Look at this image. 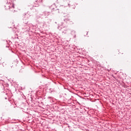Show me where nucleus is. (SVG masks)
I'll use <instances>...</instances> for the list:
<instances>
[{"mask_svg": "<svg viewBox=\"0 0 131 131\" xmlns=\"http://www.w3.org/2000/svg\"><path fill=\"white\" fill-rule=\"evenodd\" d=\"M64 21V22H66V23H68V24H72L73 23L72 21H71L70 19H69L68 17L65 18Z\"/></svg>", "mask_w": 131, "mask_h": 131, "instance_id": "nucleus-4", "label": "nucleus"}, {"mask_svg": "<svg viewBox=\"0 0 131 131\" xmlns=\"http://www.w3.org/2000/svg\"><path fill=\"white\" fill-rule=\"evenodd\" d=\"M61 30H62V33H64V34H66V33L68 32V30H69V29L68 28L65 27L62 28Z\"/></svg>", "mask_w": 131, "mask_h": 131, "instance_id": "nucleus-3", "label": "nucleus"}, {"mask_svg": "<svg viewBox=\"0 0 131 131\" xmlns=\"http://www.w3.org/2000/svg\"><path fill=\"white\" fill-rule=\"evenodd\" d=\"M38 18H40V16H38Z\"/></svg>", "mask_w": 131, "mask_h": 131, "instance_id": "nucleus-6", "label": "nucleus"}, {"mask_svg": "<svg viewBox=\"0 0 131 131\" xmlns=\"http://www.w3.org/2000/svg\"><path fill=\"white\" fill-rule=\"evenodd\" d=\"M6 10H10L11 12H15V5L11 0H8L5 6Z\"/></svg>", "mask_w": 131, "mask_h": 131, "instance_id": "nucleus-1", "label": "nucleus"}, {"mask_svg": "<svg viewBox=\"0 0 131 131\" xmlns=\"http://www.w3.org/2000/svg\"><path fill=\"white\" fill-rule=\"evenodd\" d=\"M50 14H51V12L46 11L45 12V16L46 17H48V16H49L50 15Z\"/></svg>", "mask_w": 131, "mask_h": 131, "instance_id": "nucleus-5", "label": "nucleus"}, {"mask_svg": "<svg viewBox=\"0 0 131 131\" xmlns=\"http://www.w3.org/2000/svg\"><path fill=\"white\" fill-rule=\"evenodd\" d=\"M42 2V0H36L34 2L33 5H31L30 6V9L33 12H36L37 9H36L37 7H39V4Z\"/></svg>", "mask_w": 131, "mask_h": 131, "instance_id": "nucleus-2", "label": "nucleus"}, {"mask_svg": "<svg viewBox=\"0 0 131 131\" xmlns=\"http://www.w3.org/2000/svg\"><path fill=\"white\" fill-rule=\"evenodd\" d=\"M73 32H74V33H75V31H73Z\"/></svg>", "mask_w": 131, "mask_h": 131, "instance_id": "nucleus-7", "label": "nucleus"}]
</instances>
